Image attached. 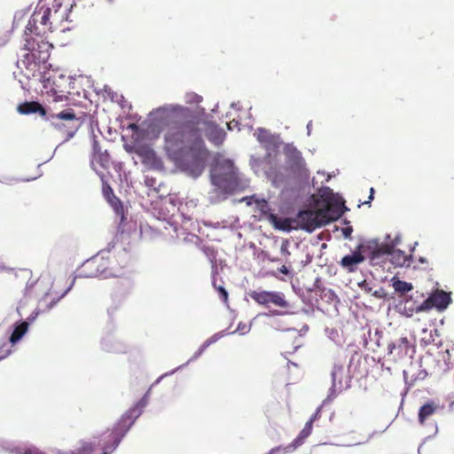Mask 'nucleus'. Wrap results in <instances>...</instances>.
<instances>
[{
  "label": "nucleus",
  "instance_id": "nucleus-1",
  "mask_svg": "<svg viewBox=\"0 0 454 454\" xmlns=\"http://www.w3.org/2000/svg\"><path fill=\"white\" fill-rule=\"evenodd\" d=\"M151 125L163 131L168 159L187 176L197 178L205 169L207 151L192 111L178 104H166L149 114Z\"/></svg>",
  "mask_w": 454,
  "mask_h": 454
},
{
  "label": "nucleus",
  "instance_id": "nucleus-2",
  "mask_svg": "<svg viewBox=\"0 0 454 454\" xmlns=\"http://www.w3.org/2000/svg\"><path fill=\"white\" fill-rule=\"evenodd\" d=\"M61 6L62 3L59 0H55L51 7L42 5L34 12L24 32L25 43L22 49L24 53L16 63L20 74L28 80L42 82L43 88H52L51 78L46 77V70L51 67L48 59L51 44L43 39L37 24L40 23L42 27L51 29L50 19L54 21L67 20V9L60 12Z\"/></svg>",
  "mask_w": 454,
  "mask_h": 454
},
{
  "label": "nucleus",
  "instance_id": "nucleus-3",
  "mask_svg": "<svg viewBox=\"0 0 454 454\" xmlns=\"http://www.w3.org/2000/svg\"><path fill=\"white\" fill-rule=\"evenodd\" d=\"M213 188L208 192L211 203H218L235 191L244 190L248 186V180L234 166L232 160L217 157L210 170Z\"/></svg>",
  "mask_w": 454,
  "mask_h": 454
},
{
  "label": "nucleus",
  "instance_id": "nucleus-4",
  "mask_svg": "<svg viewBox=\"0 0 454 454\" xmlns=\"http://www.w3.org/2000/svg\"><path fill=\"white\" fill-rule=\"evenodd\" d=\"M257 141L267 151V154L263 160L252 157L250 164L256 174L262 172L266 177L271 181L276 187L280 186L284 183V176L279 175L277 170L278 167V152L282 143L280 137L271 134L270 130L259 128L254 133Z\"/></svg>",
  "mask_w": 454,
  "mask_h": 454
},
{
  "label": "nucleus",
  "instance_id": "nucleus-5",
  "mask_svg": "<svg viewBox=\"0 0 454 454\" xmlns=\"http://www.w3.org/2000/svg\"><path fill=\"white\" fill-rule=\"evenodd\" d=\"M18 112L25 115L38 113L42 117H44L45 120L51 121L57 129L66 134V138L57 148L71 139L82 124L80 118L75 116L72 109L62 111L59 114H48L47 111L38 102L35 101L25 102L19 105Z\"/></svg>",
  "mask_w": 454,
  "mask_h": 454
},
{
  "label": "nucleus",
  "instance_id": "nucleus-6",
  "mask_svg": "<svg viewBox=\"0 0 454 454\" xmlns=\"http://www.w3.org/2000/svg\"><path fill=\"white\" fill-rule=\"evenodd\" d=\"M340 213L332 210L327 207H321L317 210H301L296 217L295 226L300 227L309 232L313 231L316 228L327 224L328 223L338 219Z\"/></svg>",
  "mask_w": 454,
  "mask_h": 454
},
{
  "label": "nucleus",
  "instance_id": "nucleus-7",
  "mask_svg": "<svg viewBox=\"0 0 454 454\" xmlns=\"http://www.w3.org/2000/svg\"><path fill=\"white\" fill-rule=\"evenodd\" d=\"M142 412L143 410L135 404V406L130 408L125 414L121 416V419L115 425L113 430L108 433L107 437L109 438L111 443L106 442L104 445L109 446V454L118 447L122 438L129 432L136 419L142 414Z\"/></svg>",
  "mask_w": 454,
  "mask_h": 454
},
{
  "label": "nucleus",
  "instance_id": "nucleus-8",
  "mask_svg": "<svg viewBox=\"0 0 454 454\" xmlns=\"http://www.w3.org/2000/svg\"><path fill=\"white\" fill-rule=\"evenodd\" d=\"M176 200L175 198H168L157 203L153 207L154 215L159 220L167 222L175 232H177V223L174 220L176 212L180 213L185 219H190L189 215H185L183 205H181V207H176Z\"/></svg>",
  "mask_w": 454,
  "mask_h": 454
},
{
  "label": "nucleus",
  "instance_id": "nucleus-9",
  "mask_svg": "<svg viewBox=\"0 0 454 454\" xmlns=\"http://www.w3.org/2000/svg\"><path fill=\"white\" fill-rule=\"evenodd\" d=\"M284 153L286 155V163L294 177L300 180H307L309 171L306 168V163L301 152L294 145L287 144L284 148Z\"/></svg>",
  "mask_w": 454,
  "mask_h": 454
},
{
  "label": "nucleus",
  "instance_id": "nucleus-10",
  "mask_svg": "<svg viewBox=\"0 0 454 454\" xmlns=\"http://www.w3.org/2000/svg\"><path fill=\"white\" fill-rule=\"evenodd\" d=\"M359 248L362 249L370 264L373 266H383L389 258V245L387 243H379L372 239L360 245Z\"/></svg>",
  "mask_w": 454,
  "mask_h": 454
},
{
  "label": "nucleus",
  "instance_id": "nucleus-11",
  "mask_svg": "<svg viewBox=\"0 0 454 454\" xmlns=\"http://www.w3.org/2000/svg\"><path fill=\"white\" fill-rule=\"evenodd\" d=\"M414 352V347L411 345L405 337L399 338L387 346V354L392 356L393 359L396 361L407 356L412 357Z\"/></svg>",
  "mask_w": 454,
  "mask_h": 454
},
{
  "label": "nucleus",
  "instance_id": "nucleus-12",
  "mask_svg": "<svg viewBox=\"0 0 454 454\" xmlns=\"http://www.w3.org/2000/svg\"><path fill=\"white\" fill-rule=\"evenodd\" d=\"M251 297L257 303L262 305L273 303L274 305L281 308H286L288 306V302L286 301L284 294L280 292H253L251 294Z\"/></svg>",
  "mask_w": 454,
  "mask_h": 454
},
{
  "label": "nucleus",
  "instance_id": "nucleus-13",
  "mask_svg": "<svg viewBox=\"0 0 454 454\" xmlns=\"http://www.w3.org/2000/svg\"><path fill=\"white\" fill-rule=\"evenodd\" d=\"M103 193L106 200L115 212L116 216L119 218L120 226L124 225L126 222V215L122 203L117 197H115L110 186H104Z\"/></svg>",
  "mask_w": 454,
  "mask_h": 454
},
{
  "label": "nucleus",
  "instance_id": "nucleus-14",
  "mask_svg": "<svg viewBox=\"0 0 454 454\" xmlns=\"http://www.w3.org/2000/svg\"><path fill=\"white\" fill-rule=\"evenodd\" d=\"M100 347L102 350L109 353H124L127 350V346L112 333L102 337Z\"/></svg>",
  "mask_w": 454,
  "mask_h": 454
},
{
  "label": "nucleus",
  "instance_id": "nucleus-15",
  "mask_svg": "<svg viewBox=\"0 0 454 454\" xmlns=\"http://www.w3.org/2000/svg\"><path fill=\"white\" fill-rule=\"evenodd\" d=\"M344 374V366L340 364H334L331 377H332V387L330 388V394L326 400H332L335 396V393L340 392L344 386L342 384V376Z\"/></svg>",
  "mask_w": 454,
  "mask_h": 454
},
{
  "label": "nucleus",
  "instance_id": "nucleus-16",
  "mask_svg": "<svg viewBox=\"0 0 454 454\" xmlns=\"http://www.w3.org/2000/svg\"><path fill=\"white\" fill-rule=\"evenodd\" d=\"M1 447L6 450L10 451L12 454H43L39 449L34 446H14L12 443H10L6 441H3L1 443ZM103 453L102 454H109L108 445H103Z\"/></svg>",
  "mask_w": 454,
  "mask_h": 454
},
{
  "label": "nucleus",
  "instance_id": "nucleus-17",
  "mask_svg": "<svg viewBox=\"0 0 454 454\" xmlns=\"http://www.w3.org/2000/svg\"><path fill=\"white\" fill-rule=\"evenodd\" d=\"M109 253V251H100L95 258H97V264L98 266V270H103L104 272L100 274L98 278H108L111 277H121V273L119 270H115L113 267H109L108 260L106 258L105 254Z\"/></svg>",
  "mask_w": 454,
  "mask_h": 454
},
{
  "label": "nucleus",
  "instance_id": "nucleus-18",
  "mask_svg": "<svg viewBox=\"0 0 454 454\" xmlns=\"http://www.w3.org/2000/svg\"><path fill=\"white\" fill-rule=\"evenodd\" d=\"M364 259V254L362 252V249L358 247L357 251H354L350 254L345 255L340 261V265L348 272H354L356 270L357 265L363 262Z\"/></svg>",
  "mask_w": 454,
  "mask_h": 454
},
{
  "label": "nucleus",
  "instance_id": "nucleus-19",
  "mask_svg": "<svg viewBox=\"0 0 454 454\" xmlns=\"http://www.w3.org/2000/svg\"><path fill=\"white\" fill-rule=\"evenodd\" d=\"M102 272H104V270H98V266L97 264V258L93 256L92 258L83 262L82 268L80 269L77 274V277L85 278H98L100 276Z\"/></svg>",
  "mask_w": 454,
  "mask_h": 454
},
{
  "label": "nucleus",
  "instance_id": "nucleus-20",
  "mask_svg": "<svg viewBox=\"0 0 454 454\" xmlns=\"http://www.w3.org/2000/svg\"><path fill=\"white\" fill-rule=\"evenodd\" d=\"M206 136L210 142L215 145H220L223 143L226 133L223 129L215 123H209L207 126Z\"/></svg>",
  "mask_w": 454,
  "mask_h": 454
},
{
  "label": "nucleus",
  "instance_id": "nucleus-21",
  "mask_svg": "<svg viewBox=\"0 0 454 454\" xmlns=\"http://www.w3.org/2000/svg\"><path fill=\"white\" fill-rule=\"evenodd\" d=\"M270 223L274 226L275 229L284 231H290L296 229V220L290 218L278 217L275 214H270L268 216Z\"/></svg>",
  "mask_w": 454,
  "mask_h": 454
},
{
  "label": "nucleus",
  "instance_id": "nucleus-22",
  "mask_svg": "<svg viewBox=\"0 0 454 454\" xmlns=\"http://www.w3.org/2000/svg\"><path fill=\"white\" fill-rule=\"evenodd\" d=\"M434 308L439 311H443L447 309L451 301L450 295L442 290H436L430 295Z\"/></svg>",
  "mask_w": 454,
  "mask_h": 454
},
{
  "label": "nucleus",
  "instance_id": "nucleus-23",
  "mask_svg": "<svg viewBox=\"0 0 454 454\" xmlns=\"http://www.w3.org/2000/svg\"><path fill=\"white\" fill-rule=\"evenodd\" d=\"M320 410H321L320 408H317V410L313 414V416L305 424V426H304L303 429L301 431L299 436L293 442L292 446L287 447L288 449H291V448L295 449L296 447L302 444L303 440L310 434V433L312 431V424H313L314 420H316L317 419V417L319 416Z\"/></svg>",
  "mask_w": 454,
  "mask_h": 454
},
{
  "label": "nucleus",
  "instance_id": "nucleus-24",
  "mask_svg": "<svg viewBox=\"0 0 454 454\" xmlns=\"http://www.w3.org/2000/svg\"><path fill=\"white\" fill-rule=\"evenodd\" d=\"M388 259L395 267H409L411 263V256L400 249H392V247H389Z\"/></svg>",
  "mask_w": 454,
  "mask_h": 454
},
{
  "label": "nucleus",
  "instance_id": "nucleus-25",
  "mask_svg": "<svg viewBox=\"0 0 454 454\" xmlns=\"http://www.w3.org/2000/svg\"><path fill=\"white\" fill-rule=\"evenodd\" d=\"M46 77L51 78V87L45 88L46 90H49L53 94H58L59 92H64V90L62 89L64 87L63 82H66L67 77L63 74H59L58 72H52V74L50 73L49 69L46 70Z\"/></svg>",
  "mask_w": 454,
  "mask_h": 454
},
{
  "label": "nucleus",
  "instance_id": "nucleus-26",
  "mask_svg": "<svg viewBox=\"0 0 454 454\" xmlns=\"http://www.w3.org/2000/svg\"><path fill=\"white\" fill-rule=\"evenodd\" d=\"M225 334H226L225 331H221L219 333H215L207 340H206L204 341V343L200 347V348L193 354V356L184 364L185 366L189 363L197 360L203 354V352L207 348V347H209L210 345H212L215 342H216L217 340H219Z\"/></svg>",
  "mask_w": 454,
  "mask_h": 454
},
{
  "label": "nucleus",
  "instance_id": "nucleus-27",
  "mask_svg": "<svg viewBox=\"0 0 454 454\" xmlns=\"http://www.w3.org/2000/svg\"><path fill=\"white\" fill-rule=\"evenodd\" d=\"M319 197L326 203L325 207L331 208L330 205L339 206V195L327 186L322 187L318 191Z\"/></svg>",
  "mask_w": 454,
  "mask_h": 454
},
{
  "label": "nucleus",
  "instance_id": "nucleus-28",
  "mask_svg": "<svg viewBox=\"0 0 454 454\" xmlns=\"http://www.w3.org/2000/svg\"><path fill=\"white\" fill-rule=\"evenodd\" d=\"M28 322L21 321L14 325V329L10 336V342L13 345L16 344L27 332Z\"/></svg>",
  "mask_w": 454,
  "mask_h": 454
},
{
  "label": "nucleus",
  "instance_id": "nucleus-29",
  "mask_svg": "<svg viewBox=\"0 0 454 454\" xmlns=\"http://www.w3.org/2000/svg\"><path fill=\"white\" fill-rule=\"evenodd\" d=\"M437 410V405L434 403H427L420 407L419 411V420L420 424H424L425 421L432 416Z\"/></svg>",
  "mask_w": 454,
  "mask_h": 454
},
{
  "label": "nucleus",
  "instance_id": "nucleus-30",
  "mask_svg": "<svg viewBox=\"0 0 454 454\" xmlns=\"http://www.w3.org/2000/svg\"><path fill=\"white\" fill-rule=\"evenodd\" d=\"M392 286L396 293L399 294H404L412 290L413 286L411 283H408L406 281H403L397 279L395 278H392Z\"/></svg>",
  "mask_w": 454,
  "mask_h": 454
},
{
  "label": "nucleus",
  "instance_id": "nucleus-31",
  "mask_svg": "<svg viewBox=\"0 0 454 454\" xmlns=\"http://www.w3.org/2000/svg\"><path fill=\"white\" fill-rule=\"evenodd\" d=\"M145 159L148 162L151 163L152 167L156 169H162L163 163L162 160L155 154L153 151L146 152Z\"/></svg>",
  "mask_w": 454,
  "mask_h": 454
},
{
  "label": "nucleus",
  "instance_id": "nucleus-32",
  "mask_svg": "<svg viewBox=\"0 0 454 454\" xmlns=\"http://www.w3.org/2000/svg\"><path fill=\"white\" fill-rule=\"evenodd\" d=\"M212 268H213V272H212L213 286L219 292L220 298L223 300V301L226 302L228 300V293L223 286H217L216 279H215V267L212 266Z\"/></svg>",
  "mask_w": 454,
  "mask_h": 454
},
{
  "label": "nucleus",
  "instance_id": "nucleus-33",
  "mask_svg": "<svg viewBox=\"0 0 454 454\" xmlns=\"http://www.w3.org/2000/svg\"><path fill=\"white\" fill-rule=\"evenodd\" d=\"M184 100L187 105H199L202 102L203 98L195 92H186Z\"/></svg>",
  "mask_w": 454,
  "mask_h": 454
},
{
  "label": "nucleus",
  "instance_id": "nucleus-34",
  "mask_svg": "<svg viewBox=\"0 0 454 454\" xmlns=\"http://www.w3.org/2000/svg\"><path fill=\"white\" fill-rule=\"evenodd\" d=\"M94 445L91 442H83L75 450H72L69 454H90L93 451Z\"/></svg>",
  "mask_w": 454,
  "mask_h": 454
},
{
  "label": "nucleus",
  "instance_id": "nucleus-35",
  "mask_svg": "<svg viewBox=\"0 0 454 454\" xmlns=\"http://www.w3.org/2000/svg\"><path fill=\"white\" fill-rule=\"evenodd\" d=\"M73 286L74 281H72L71 285L67 288L66 291H64V293L59 298L53 299L49 304L46 305V309H43L42 311H49L53 306H55L59 301L60 299L67 295V294L72 289Z\"/></svg>",
  "mask_w": 454,
  "mask_h": 454
},
{
  "label": "nucleus",
  "instance_id": "nucleus-36",
  "mask_svg": "<svg viewBox=\"0 0 454 454\" xmlns=\"http://www.w3.org/2000/svg\"><path fill=\"white\" fill-rule=\"evenodd\" d=\"M432 308H434V306L432 303V300L429 296L421 304H419V306L416 307L415 311L416 312L427 311V310L431 309Z\"/></svg>",
  "mask_w": 454,
  "mask_h": 454
},
{
  "label": "nucleus",
  "instance_id": "nucleus-37",
  "mask_svg": "<svg viewBox=\"0 0 454 454\" xmlns=\"http://www.w3.org/2000/svg\"><path fill=\"white\" fill-rule=\"evenodd\" d=\"M205 224L207 226L213 227L215 229H225L231 226V224H229V222L226 220L223 221H217V222H206Z\"/></svg>",
  "mask_w": 454,
  "mask_h": 454
},
{
  "label": "nucleus",
  "instance_id": "nucleus-38",
  "mask_svg": "<svg viewBox=\"0 0 454 454\" xmlns=\"http://www.w3.org/2000/svg\"><path fill=\"white\" fill-rule=\"evenodd\" d=\"M250 329H251V325H247V324H244V323L240 322L238 325L237 329L234 332H231V333L233 334L235 333H239V334L244 335V334L249 333Z\"/></svg>",
  "mask_w": 454,
  "mask_h": 454
},
{
  "label": "nucleus",
  "instance_id": "nucleus-39",
  "mask_svg": "<svg viewBox=\"0 0 454 454\" xmlns=\"http://www.w3.org/2000/svg\"><path fill=\"white\" fill-rule=\"evenodd\" d=\"M400 236L396 235L393 240H390V236L387 235L384 243H387L389 247H392V249H395L400 244Z\"/></svg>",
  "mask_w": 454,
  "mask_h": 454
},
{
  "label": "nucleus",
  "instance_id": "nucleus-40",
  "mask_svg": "<svg viewBox=\"0 0 454 454\" xmlns=\"http://www.w3.org/2000/svg\"><path fill=\"white\" fill-rule=\"evenodd\" d=\"M184 366H185V364H182V365H180V366L176 367V369H174V370H172V371H170V372H166V373L162 374L160 377H159V378L156 380V381L154 382V384H158V383H160V380H161L163 378H165V377H168V376H170V375L174 374L176 372H177L179 369H181V368H183V367H184Z\"/></svg>",
  "mask_w": 454,
  "mask_h": 454
},
{
  "label": "nucleus",
  "instance_id": "nucleus-41",
  "mask_svg": "<svg viewBox=\"0 0 454 454\" xmlns=\"http://www.w3.org/2000/svg\"><path fill=\"white\" fill-rule=\"evenodd\" d=\"M184 366H185V364H182V365H180V366L176 367V369H174V370H172V371H170V372H166V373L162 374L160 377H159V378L156 380V381L154 382V384H158V383H160V380H161L163 378H165V377H168V376H170V375L174 374L176 372H177L179 369H181V368H183V367H184Z\"/></svg>",
  "mask_w": 454,
  "mask_h": 454
},
{
  "label": "nucleus",
  "instance_id": "nucleus-42",
  "mask_svg": "<svg viewBox=\"0 0 454 454\" xmlns=\"http://www.w3.org/2000/svg\"><path fill=\"white\" fill-rule=\"evenodd\" d=\"M289 241L287 239L284 240L281 244L280 252L283 255H289L290 252L288 250Z\"/></svg>",
  "mask_w": 454,
  "mask_h": 454
},
{
  "label": "nucleus",
  "instance_id": "nucleus-43",
  "mask_svg": "<svg viewBox=\"0 0 454 454\" xmlns=\"http://www.w3.org/2000/svg\"><path fill=\"white\" fill-rule=\"evenodd\" d=\"M148 403V393H146L137 403L136 405L140 407L142 410L147 405Z\"/></svg>",
  "mask_w": 454,
  "mask_h": 454
},
{
  "label": "nucleus",
  "instance_id": "nucleus-44",
  "mask_svg": "<svg viewBox=\"0 0 454 454\" xmlns=\"http://www.w3.org/2000/svg\"><path fill=\"white\" fill-rule=\"evenodd\" d=\"M360 288L367 294L372 293V288L365 280L359 284Z\"/></svg>",
  "mask_w": 454,
  "mask_h": 454
},
{
  "label": "nucleus",
  "instance_id": "nucleus-45",
  "mask_svg": "<svg viewBox=\"0 0 454 454\" xmlns=\"http://www.w3.org/2000/svg\"><path fill=\"white\" fill-rule=\"evenodd\" d=\"M145 183L147 187L153 188L154 190L156 189V180L154 178L146 176Z\"/></svg>",
  "mask_w": 454,
  "mask_h": 454
},
{
  "label": "nucleus",
  "instance_id": "nucleus-46",
  "mask_svg": "<svg viewBox=\"0 0 454 454\" xmlns=\"http://www.w3.org/2000/svg\"><path fill=\"white\" fill-rule=\"evenodd\" d=\"M372 294L376 298H384L386 296L385 290L382 287L373 291Z\"/></svg>",
  "mask_w": 454,
  "mask_h": 454
},
{
  "label": "nucleus",
  "instance_id": "nucleus-47",
  "mask_svg": "<svg viewBox=\"0 0 454 454\" xmlns=\"http://www.w3.org/2000/svg\"><path fill=\"white\" fill-rule=\"evenodd\" d=\"M227 126H228V129L230 130H232L233 129H236V128L239 130L240 129L239 121L237 120H234V119L232 121H231L230 122H228Z\"/></svg>",
  "mask_w": 454,
  "mask_h": 454
},
{
  "label": "nucleus",
  "instance_id": "nucleus-48",
  "mask_svg": "<svg viewBox=\"0 0 454 454\" xmlns=\"http://www.w3.org/2000/svg\"><path fill=\"white\" fill-rule=\"evenodd\" d=\"M325 333L333 340H334L335 336L337 335L336 330H334L333 328H325Z\"/></svg>",
  "mask_w": 454,
  "mask_h": 454
},
{
  "label": "nucleus",
  "instance_id": "nucleus-49",
  "mask_svg": "<svg viewBox=\"0 0 454 454\" xmlns=\"http://www.w3.org/2000/svg\"><path fill=\"white\" fill-rule=\"evenodd\" d=\"M352 231L353 229L350 226L342 229V234L346 239H350Z\"/></svg>",
  "mask_w": 454,
  "mask_h": 454
},
{
  "label": "nucleus",
  "instance_id": "nucleus-50",
  "mask_svg": "<svg viewBox=\"0 0 454 454\" xmlns=\"http://www.w3.org/2000/svg\"><path fill=\"white\" fill-rule=\"evenodd\" d=\"M285 450L281 447L273 448L269 454H284Z\"/></svg>",
  "mask_w": 454,
  "mask_h": 454
},
{
  "label": "nucleus",
  "instance_id": "nucleus-51",
  "mask_svg": "<svg viewBox=\"0 0 454 454\" xmlns=\"http://www.w3.org/2000/svg\"><path fill=\"white\" fill-rule=\"evenodd\" d=\"M8 41H9V37L7 35H4L0 36V47L5 45Z\"/></svg>",
  "mask_w": 454,
  "mask_h": 454
},
{
  "label": "nucleus",
  "instance_id": "nucleus-52",
  "mask_svg": "<svg viewBox=\"0 0 454 454\" xmlns=\"http://www.w3.org/2000/svg\"><path fill=\"white\" fill-rule=\"evenodd\" d=\"M99 156V159L101 160V164L104 166L105 162H108V155L107 154H104V153H100L98 154Z\"/></svg>",
  "mask_w": 454,
  "mask_h": 454
},
{
  "label": "nucleus",
  "instance_id": "nucleus-53",
  "mask_svg": "<svg viewBox=\"0 0 454 454\" xmlns=\"http://www.w3.org/2000/svg\"><path fill=\"white\" fill-rule=\"evenodd\" d=\"M279 271L285 275H291L290 270L286 265L281 266Z\"/></svg>",
  "mask_w": 454,
  "mask_h": 454
},
{
  "label": "nucleus",
  "instance_id": "nucleus-54",
  "mask_svg": "<svg viewBox=\"0 0 454 454\" xmlns=\"http://www.w3.org/2000/svg\"><path fill=\"white\" fill-rule=\"evenodd\" d=\"M187 207H195L197 206V201L194 200H191L185 203Z\"/></svg>",
  "mask_w": 454,
  "mask_h": 454
},
{
  "label": "nucleus",
  "instance_id": "nucleus-55",
  "mask_svg": "<svg viewBox=\"0 0 454 454\" xmlns=\"http://www.w3.org/2000/svg\"><path fill=\"white\" fill-rule=\"evenodd\" d=\"M93 152L95 154H99V146H98V143L94 140L93 142Z\"/></svg>",
  "mask_w": 454,
  "mask_h": 454
},
{
  "label": "nucleus",
  "instance_id": "nucleus-56",
  "mask_svg": "<svg viewBox=\"0 0 454 454\" xmlns=\"http://www.w3.org/2000/svg\"><path fill=\"white\" fill-rule=\"evenodd\" d=\"M337 208L333 209L334 211L340 212L341 214V211L340 210V207H343L344 209H347V207L343 205V202L340 201V198L339 197V206H335Z\"/></svg>",
  "mask_w": 454,
  "mask_h": 454
},
{
  "label": "nucleus",
  "instance_id": "nucleus-57",
  "mask_svg": "<svg viewBox=\"0 0 454 454\" xmlns=\"http://www.w3.org/2000/svg\"><path fill=\"white\" fill-rule=\"evenodd\" d=\"M337 208L333 209L334 211L340 212L341 214V211L340 210V207H343L344 209H347V207L343 205V202L340 201V198L339 197V206H335Z\"/></svg>",
  "mask_w": 454,
  "mask_h": 454
},
{
  "label": "nucleus",
  "instance_id": "nucleus-58",
  "mask_svg": "<svg viewBox=\"0 0 454 454\" xmlns=\"http://www.w3.org/2000/svg\"><path fill=\"white\" fill-rule=\"evenodd\" d=\"M38 314H39V311H35L33 314H31V315L28 317L27 320H28V321H30V322H33V321L36 318V317L38 316Z\"/></svg>",
  "mask_w": 454,
  "mask_h": 454
},
{
  "label": "nucleus",
  "instance_id": "nucleus-59",
  "mask_svg": "<svg viewBox=\"0 0 454 454\" xmlns=\"http://www.w3.org/2000/svg\"><path fill=\"white\" fill-rule=\"evenodd\" d=\"M306 129H307V135H308V136H310V134H311V129H312V121H309L308 122Z\"/></svg>",
  "mask_w": 454,
  "mask_h": 454
},
{
  "label": "nucleus",
  "instance_id": "nucleus-60",
  "mask_svg": "<svg viewBox=\"0 0 454 454\" xmlns=\"http://www.w3.org/2000/svg\"><path fill=\"white\" fill-rule=\"evenodd\" d=\"M438 432V427H437V425L434 423L433 426H432V433H433V435H435Z\"/></svg>",
  "mask_w": 454,
  "mask_h": 454
},
{
  "label": "nucleus",
  "instance_id": "nucleus-61",
  "mask_svg": "<svg viewBox=\"0 0 454 454\" xmlns=\"http://www.w3.org/2000/svg\"><path fill=\"white\" fill-rule=\"evenodd\" d=\"M11 350L9 349L4 356H0V360H2L3 358L6 357L7 356H9L11 354Z\"/></svg>",
  "mask_w": 454,
  "mask_h": 454
},
{
  "label": "nucleus",
  "instance_id": "nucleus-62",
  "mask_svg": "<svg viewBox=\"0 0 454 454\" xmlns=\"http://www.w3.org/2000/svg\"><path fill=\"white\" fill-rule=\"evenodd\" d=\"M267 207H268V204H267V202H266V201H263V205L262 206V211H263V212H264V211H265V208H267Z\"/></svg>",
  "mask_w": 454,
  "mask_h": 454
},
{
  "label": "nucleus",
  "instance_id": "nucleus-63",
  "mask_svg": "<svg viewBox=\"0 0 454 454\" xmlns=\"http://www.w3.org/2000/svg\"><path fill=\"white\" fill-rule=\"evenodd\" d=\"M373 192H374L373 188H371V190H370V196H369V199H370V200H372V199H373Z\"/></svg>",
  "mask_w": 454,
  "mask_h": 454
},
{
  "label": "nucleus",
  "instance_id": "nucleus-64",
  "mask_svg": "<svg viewBox=\"0 0 454 454\" xmlns=\"http://www.w3.org/2000/svg\"><path fill=\"white\" fill-rule=\"evenodd\" d=\"M308 330H309V326H308V325H304V326L301 328V332L306 333Z\"/></svg>",
  "mask_w": 454,
  "mask_h": 454
}]
</instances>
